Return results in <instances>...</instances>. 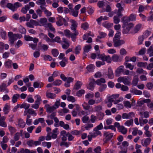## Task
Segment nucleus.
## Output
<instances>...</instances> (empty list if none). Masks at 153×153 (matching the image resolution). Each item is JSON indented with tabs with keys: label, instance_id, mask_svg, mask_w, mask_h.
I'll return each mask as SVG.
<instances>
[{
	"label": "nucleus",
	"instance_id": "35",
	"mask_svg": "<svg viewBox=\"0 0 153 153\" xmlns=\"http://www.w3.org/2000/svg\"><path fill=\"white\" fill-rule=\"evenodd\" d=\"M97 117L94 115L91 114L90 116V120L91 123H94L97 121Z\"/></svg>",
	"mask_w": 153,
	"mask_h": 153
},
{
	"label": "nucleus",
	"instance_id": "13",
	"mask_svg": "<svg viewBox=\"0 0 153 153\" xmlns=\"http://www.w3.org/2000/svg\"><path fill=\"white\" fill-rule=\"evenodd\" d=\"M27 114L32 115L34 116H36L37 114L35 111L32 108H29L27 110H25L24 112V115L26 116Z\"/></svg>",
	"mask_w": 153,
	"mask_h": 153
},
{
	"label": "nucleus",
	"instance_id": "27",
	"mask_svg": "<svg viewBox=\"0 0 153 153\" xmlns=\"http://www.w3.org/2000/svg\"><path fill=\"white\" fill-rule=\"evenodd\" d=\"M10 108V105L6 104L5 105L3 109V111L4 114H7L9 112Z\"/></svg>",
	"mask_w": 153,
	"mask_h": 153
},
{
	"label": "nucleus",
	"instance_id": "44",
	"mask_svg": "<svg viewBox=\"0 0 153 153\" xmlns=\"http://www.w3.org/2000/svg\"><path fill=\"white\" fill-rule=\"evenodd\" d=\"M47 19L46 18H41L40 21L41 25H39L40 26H43L44 27L47 24Z\"/></svg>",
	"mask_w": 153,
	"mask_h": 153
},
{
	"label": "nucleus",
	"instance_id": "22",
	"mask_svg": "<svg viewBox=\"0 0 153 153\" xmlns=\"http://www.w3.org/2000/svg\"><path fill=\"white\" fill-rule=\"evenodd\" d=\"M60 135L62 136V140L63 141H65L67 139V134L65 130L61 131L60 133Z\"/></svg>",
	"mask_w": 153,
	"mask_h": 153
},
{
	"label": "nucleus",
	"instance_id": "1",
	"mask_svg": "<svg viewBox=\"0 0 153 153\" xmlns=\"http://www.w3.org/2000/svg\"><path fill=\"white\" fill-rule=\"evenodd\" d=\"M124 17L123 18V24L122 27L123 29L122 33L123 34H126L129 33L131 28L134 26V24L132 23L128 22L127 21L124 20Z\"/></svg>",
	"mask_w": 153,
	"mask_h": 153
},
{
	"label": "nucleus",
	"instance_id": "9",
	"mask_svg": "<svg viewBox=\"0 0 153 153\" xmlns=\"http://www.w3.org/2000/svg\"><path fill=\"white\" fill-rule=\"evenodd\" d=\"M8 36L9 40L11 44H13L16 40L14 34L12 32H9L8 33Z\"/></svg>",
	"mask_w": 153,
	"mask_h": 153
},
{
	"label": "nucleus",
	"instance_id": "45",
	"mask_svg": "<svg viewBox=\"0 0 153 153\" xmlns=\"http://www.w3.org/2000/svg\"><path fill=\"white\" fill-rule=\"evenodd\" d=\"M64 35L68 37H70L71 35L73 33H71L68 30H65L64 31Z\"/></svg>",
	"mask_w": 153,
	"mask_h": 153
},
{
	"label": "nucleus",
	"instance_id": "12",
	"mask_svg": "<svg viewBox=\"0 0 153 153\" xmlns=\"http://www.w3.org/2000/svg\"><path fill=\"white\" fill-rule=\"evenodd\" d=\"M114 45L115 47H117L125 43V41L122 40L113 39Z\"/></svg>",
	"mask_w": 153,
	"mask_h": 153
},
{
	"label": "nucleus",
	"instance_id": "47",
	"mask_svg": "<svg viewBox=\"0 0 153 153\" xmlns=\"http://www.w3.org/2000/svg\"><path fill=\"white\" fill-rule=\"evenodd\" d=\"M53 3L52 6L54 8H56L59 7L58 3L59 2V0H52Z\"/></svg>",
	"mask_w": 153,
	"mask_h": 153
},
{
	"label": "nucleus",
	"instance_id": "29",
	"mask_svg": "<svg viewBox=\"0 0 153 153\" xmlns=\"http://www.w3.org/2000/svg\"><path fill=\"white\" fill-rule=\"evenodd\" d=\"M39 36L40 38L45 39L47 42H49L51 41V39L46 35L42 33H40L39 34Z\"/></svg>",
	"mask_w": 153,
	"mask_h": 153
},
{
	"label": "nucleus",
	"instance_id": "6",
	"mask_svg": "<svg viewBox=\"0 0 153 153\" xmlns=\"http://www.w3.org/2000/svg\"><path fill=\"white\" fill-rule=\"evenodd\" d=\"M97 57L99 59H100L103 61H106L108 63H110L111 62V59L110 56H106L104 54H97Z\"/></svg>",
	"mask_w": 153,
	"mask_h": 153
},
{
	"label": "nucleus",
	"instance_id": "57",
	"mask_svg": "<svg viewBox=\"0 0 153 153\" xmlns=\"http://www.w3.org/2000/svg\"><path fill=\"white\" fill-rule=\"evenodd\" d=\"M42 145L43 146H47L48 149L50 148L51 146V143L49 142H44L42 143Z\"/></svg>",
	"mask_w": 153,
	"mask_h": 153
},
{
	"label": "nucleus",
	"instance_id": "24",
	"mask_svg": "<svg viewBox=\"0 0 153 153\" xmlns=\"http://www.w3.org/2000/svg\"><path fill=\"white\" fill-rule=\"evenodd\" d=\"M7 86L4 83H2L0 86V92L5 91L6 93H7L9 92V90L6 88Z\"/></svg>",
	"mask_w": 153,
	"mask_h": 153
},
{
	"label": "nucleus",
	"instance_id": "40",
	"mask_svg": "<svg viewBox=\"0 0 153 153\" xmlns=\"http://www.w3.org/2000/svg\"><path fill=\"white\" fill-rule=\"evenodd\" d=\"M35 98L36 99L35 102L40 105L42 100L41 97L39 95H36L35 96Z\"/></svg>",
	"mask_w": 153,
	"mask_h": 153
},
{
	"label": "nucleus",
	"instance_id": "58",
	"mask_svg": "<svg viewBox=\"0 0 153 153\" xmlns=\"http://www.w3.org/2000/svg\"><path fill=\"white\" fill-rule=\"evenodd\" d=\"M113 25V24L110 23H108L105 22L103 24V25L105 27L107 28H109L111 27Z\"/></svg>",
	"mask_w": 153,
	"mask_h": 153
},
{
	"label": "nucleus",
	"instance_id": "53",
	"mask_svg": "<svg viewBox=\"0 0 153 153\" xmlns=\"http://www.w3.org/2000/svg\"><path fill=\"white\" fill-rule=\"evenodd\" d=\"M86 9L88 14L90 15L92 14L94 12V8L91 6L88 7Z\"/></svg>",
	"mask_w": 153,
	"mask_h": 153
},
{
	"label": "nucleus",
	"instance_id": "33",
	"mask_svg": "<svg viewBox=\"0 0 153 153\" xmlns=\"http://www.w3.org/2000/svg\"><path fill=\"white\" fill-rule=\"evenodd\" d=\"M94 80L93 79L90 82L89 84L87 87L90 90L93 91L94 87Z\"/></svg>",
	"mask_w": 153,
	"mask_h": 153
},
{
	"label": "nucleus",
	"instance_id": "4",
	"mask_svg": "<svg viewBox=\"0 0 153 153\" xmlns=\"http://www.w3.org/2000/svg\"><path fill=\"white\" fill-rule=\"evenodd\" d=\"M22 6V4L19 2H16L13 4L11 3H8L6 6L13 12L16 11L17 9Z\"/></svg>",
	"mask_w": 153,
	"mask_h": 153
},
{
	"label": "nucleus",
	"instance_id": "62",
	"mask_svg": "<svg viewBox=\"0 0 153 153\" xmlns=\"http://www.w3.org/2000/svg\"><path fill=\"white\" fill-rule=\"evenodd\" d=\"M94 94L93 93L91 94L90 93H88L85 96V98L87 99H92L94 97Z\"/></svg>",
	"mask_w": 153,
	"mask_h": 153
},
{
	"label": "nucleus",
	"instance_id": "60",
	"mask_svg": "<svg viewBox=\"0 0 153 153\" xmlns=\"http://www.w3.org/2000/svg\"><path fill=\"white\" fill-rule=\"evenodd\" d=\"M123 104L124 106L126 108H130L131 105L130 102L128 101H125L123 102Z\"/></svg>",
	"mask_w": 153,
	"mask_h": 153
},
{
	"label": "nucleus",
	"instance_id": "19",
	"mask_svg": "<svg viewBox=\"0 0 153 153\" xmlns=\"http://www.w3.org/2000/svg\"><path fill=\"white\" fill-rule=\"evenodd\" d=\"M151 140L150 138H147L145 139H142L141 140V144L142 146H147L150 143Z\"/></svg>",
	"mask_w": 153,
	"mask_h": 153
},
{
	"label": "nucleus",
	"instance_id": "64",
	"mask_svg": "<svg viewBox=\"0 0 153 153\" xmlns=\"http://www.w3.org/2000/svg\"><path fill=\"white\" fill-rule=\"evenodd\" d=\"M104 116V114L103 113L101 112H100L97 114V118H98L99 120H101L103 119Z\"/></svg>",
	"mask_w": 153,
	"mask_h": 153
},
{
	"label": "nucleus",
	"instance_id": "32",
	"mask_svg": "<svg viewBox=\"0 0 153 153\" xmlns=\"http://www.w3.org/2000/svg\"><path fill=\"white\" fill-rule=\"evenodd\" d=\"M82 84V83L81 81H77L74 86V88L76 90H78L80 88Z\"/></svg>",
	"mask_w": 153,
	"mask_h": 153
},
{
	"label": "nucleus",
	"instance_id": "63",
	"mask_svg": "<svg viewBox=\"0 0 153 153\" xmlns=\"http://www.w3.org/2000/svg\"><path fill=\"white\" fill-rule=\"evenodd\" d=\"M85 93V91L83 89L80 90L78 91L76 94V95L78 97H80L84 94Z\"/></svg>",
	"mask_w": 153,
	"mask_h": 153
},
{
	"label": "nucleus",
	"instance_id": "38",
	"mask_svg": "<svg viewBox=\"0 0 153 153\" xmlns=\"http://www.w3.org/2000/svg\"><path fill=\"white\" fill-rule=\"evenodd\" d=\"M30 106V105L29 104L24 103L20 105V108H24L25 109V110H27Z\"/></svg>",
	"mask_w": 153,
	"mask_h": 153
},
{
	"label": "nucleus",
	"instance_id": "61",
	"mask_svg": "<svg viewBox=\"0 0 153 153\" xmlns=\"http://www.w3.org/2000/svg\"><path fill=\"white\" fill-rule=\"evenodd\" d=\"M119 16H114L113 17L114 22L115 24H118L120 22V19L119 17Z\"/></svg>",
	"mask_w": 153,
	"mask_h": 153
},
{
	"label": "nucleus",
	"instance_id": "43",
	"mask_svg": "<svg viewBox=\"0 0 153 153\" xmlns=\"http://www.w3.org/2000/svg\"><path fill=\"white\" fill-rule=\"evenodd\" d=\"M20 95L19 94H17L13 95L12 98V101L13 103L16 102L17 101V99L19 97Z\"/></svg>",
	"mask_w": 153,
	"mask_h": 153
},
{
	"label": "nucleus",
	"instance_id": "7",
	"mask_svg": "<svg viewBox=\"0 0 153 153\" xmlns=\"http://www.w3.org/2000/svg\"><path fill=\"white\" fill-rule=\"evenodd\" d=\"M117 81L119 82H123L126 85H129L130 82L129 77L128 76H120L118 78Z\"/></svg>",
	"mask_w": 153,
	"mask_h": 153
},
{
	"label": "nucleus",
	"instance_id": "10",
	"mask_svg": "<svg viewBox=\"0 0 153 153\" xmlns=\"http://www.w3.org/2000/svg\"><path fill=\"white\" fill-rule=\"evenodd\" d=\"M45 107L46 109V111L48 113H51L54 111L56 109L54 106H51L48 104H46Z\"/></svg>",
	"mask_w": 153,
	"mask_h": 153
},
{
	"label": "nucleus",
	"instance_id": "50",
	"mask_svg": "<svg viewBox=\"0 0 153 153\" xmlns=\"http://www.w3.org/2000/svg\"><path fill=\"white\" fill-rule=\"evenodd\" d=\"M147 53L150 56H153V47L152 45H151L148 50Z\"/></svg>",
	"mask_w": 153,
	"mask_h": 153
},
{
	"label": "nucleus",
	"instance_id": "37",
	"mask_svg": "<svg viewBox=\"0 0 153 153\" xmlns=\"http://www.w3.org/2000/svg\"><path fill=\"white\" fill-rule=\"evenodd\" d=\"M108 77L110 79H112L114 77L113 71L111 68H108Z\"/></svg>",
	"mask_w": 153,
	"mask_h": 153
},
{
	"label": "nucleus",
	"instance_id": "30",
	"mask_svg": "<svg viewBox=\"0 0 153 153\" xmlns=\"http://www.w3.org/2000/svg\"><path fill=\"white\" fill-rule=\"evenodd\" d=\"M12 61L10 59H8L4 63L5 67L8 68H11Z\"/></svg>",
	"mask_w": 153,
	"mask_h": 153
},
{
	"label": "nucleus",
	"instance_id": "56",
	"mask_svg": "<svg viewBox=\"0 0 153 153\" xmlns=\"http://www.w3.org/2000/svg\"><path fill=\"white\" fill-rule=\"evenodd\" d=\"M70 12L71 15L73 16L76 17L78 15V11L77 10H74V9H71V10Z\"/></svg>",
	"mask_w": 153,
	"mask_h": 153
},
{
	"label": "nucleus",
	"instance_id": "18",
	"mask_svg": "<svg viewBox=\"0 0 153 153\" xmlns=\"http://www.w3.org/2000/svg\"><path fill=\"white\" fill-rule=\"evenodd\" d=\"M102 109V107L101 105H95L94 107V110L92 108L89 110V113L90 112L92 113L93 112H99Z\"/></svg>",
	"mask_w": 153,
	"mask_h": 153
},
{
	"label": "nucleus",
	"instance_id": "59",
	"mask_svg": "<svg viewBox=\"0 0 153 153\" xmlns=\"http://www.w3.org/2000/svg\"><path fill=\"white\" fill-rule=\"evenodd\" d=\"M89 120V117L87 116H84L82 118V120L83 123H88Z\"/></svg>",
	"mask_w": 153,
	"mask_h": 153
},
{
	"label": "nucleus",
	"instance_id": "23",
	"mask_svg": "<svg viewBox=\"0 0 153 153\" xmlns=\"http://www.w3.org/2000/svg\"><path fill=\"white\" fill-rule=\"evenodd\" d=\"M104 136L105 137L106 140H108L112 137L113 136V134L105 132H104Z\"/></svg>",
	"mask_w": 153,
	"mask_h": 153
},
{
	"label": "nucleus",
	"instance_id": "20",
	"mask_svg": "<svg viewBox=\"0 0 153 153\" xmlns=\"http://www.w3.org/2000/svg\"><path fill=\"white\" fill-rule=\"evenodd\" d=\"M116 7H117L118 11L117 12V15L119 16H122V14L121 13V11L123 10L124 9L123 7H122L121 4L120 3H118L116 4Z\"/></svg>",
	"mask_w": 153,
	"mask_h": 153
},
{
	"label": "nucleus",
	"instance_id": "55",
	"mask_svg": "<svg viewBox=\"0 0 153 153\" xmlns=\"http://www.w3.org/2000/svg\"><path fill=\"white\" fill-rule=\"evenodd\" d=\"M105 82V79L104 78H102L97 80L96 82L98 85H100L102 83H104Z\"/></svg>",
	"mask_w": 153,
	"mask_h": 153
},
{
	"label": "nucleus",
	"instance_id": "51",
	"mask_svg": "<svg viewBox=\"0 0 153 153\" xmlns=\"http://www.w3.org/2000/svg\"><path fill=\"white\" fill-rule=\"evenodd\" d=\"M81 47L80 45H78L75 48V53L76 54H78L81 50Z\"/></svg>",
	"mask_w": 153,
	"mask_h": 153
},
{
	"label": "nucleus",
	"instance_id": "2",
	"mask_svg": "<svg viewBox=\"0 0 153 153\" xmlns=\"http://www.w3.org/2000/svg\"><path fill=\"white\" fill-rule=\"evenodd\" d=\"M102 100V98L100 99H98L97 101L93 99H90L88 101V103L84 102L82 104V106L83 108L85 110H90L91 108H92V107H91L90 105H93L95 104H98Z\"/></svg>",
	"mask_w": 153,
	"mask_h": 153
},
{
	"label": "nucleus",
	"instance_id": "54",
	"mask_svg": "<svg viewBox=\"0 0 153 153\" xmlns=\"http://www.w3.org/2000/svg\"><path fill=\"white\" fill-rule=\"evenodd\" d=\"M136 15L134 14H131L129 16V20L131 21H135L136 20Z\"/></svg>",
	"mask_w": 153,
	"mask_h": 153
},
{
	"label": "nucleus",
	"instance_id": "16",
	"mask_svg": "<svg viewBox=\"0 0 153 153\" xmlns=\"http://www.w3.org/2000/svg\"><path fill=\"white\" fill-rule=\"evenodd\" d=\"M134 116V114L133 112H131L127 114L124 113L122 114V117L123 119H128L131 118Z\"/></svg>",
	"mask_w": 153,
	"mask_h": 153
},
{
	"label": "nucleus",
	"instance_id": "5",
	"mask_svg": "<svg viewBox=\"0 0 153 153\" xmlns=\"http://www.w3.org/2000/svg\"><path fill=\"white\" fill-rule=\"evenodd\" d=\"M98 135H101V132L99 131L94 128L93 132H90L88 135V138L89 141H91L92 138H95Z\"/></svg>",
	"mask_w": 153,
	"mask_h": 153
},
{
	"label": "nucleus",
	"instance_id": "28",
	"mask_svg": "<svg viewBox=\"0 0 153 153\" xmlns=\"http://www.w3.org/2000/svg\"><path fill=\"white\" fill-rule=\"evenodd\" d=\"M124 68L123 66H121L118 68L115 71L116 75L119 76L120 74L123 72L124 71Z\"/></svg>",
	"mask_w": 153,
	"mask_h": 153
},
{
	"label": "nucleus",
	"instance_id": "36",
	"mask_svg": "<svg viewBox=\"0 0 153 153\" xmlns=\"http://www.w3.org/2000/svg\"><path fill=\"white\" fill-rule=\"evenodd\" d=\"M46 96L47 97L51 99H54L56 97L55 94L48 92L46 93Z\"/></svg>",
	"mask_w": 153,
	"mask_h": 153
},
{
	"label": "nucleus",
	"instance_id": "49",
	"mask_svg": "<svg viewBox=\"0 0 153 153\" xmlns=\"http://www.w3.org/2000/svg\"><path fill=\"white\" fill-rule=\"evenodd\" d=\"M60 59H63L64 61L67 62L68 59L67 58L65 57V54L63 53H61L60 54L58 57Z\"/></svg>",
	"mask_w": 153,
	"mask_h": 153
},
{
	"label": "nucleus",
	"instance_id": "3",
	"mask_svg": "<svg viewBox=\"0 0 153 153\" xmlns=\"http://www.w3.org/2000/svg\"><path fill=\"white\" fill-rule=\"evenodd\" d=\"M119 96V94H112L111 96L107 97L109 102H114L115 104H117L120 102L122 101L123 98L122 97H120L119 99L116 100Z\"/></svg>",
	"mask_w": 153,
	"mask_h": 153
},
{
	"label": "nucleus",
	"instance_id": "34",
	"mask_svg": "<svg viewBox=\"0 0 153 153\" xmlns=\"http://www.w3.org/2000/svg\"><path fill=\"white\" fill-rule=\"evenodd\" d=\"M118 130L119 132L124 134H126L127 131V129L125 128L124 126H121L119 128Z\"/></svg>",
	"mask_w": 153,
	"mask_h": 153
},
{
	"label": "nucleus",
	"instance_id": "31",
	"mask_svg": "<svg viewBox=\"0 0 153 153\" xmlns=\"http://www.w3.org/2000/svg\"><path fill=\"white\" fill-rule=\"evenodd\" d=\"M139 114H140V117L143 118L144 117V118H147L149 117V113L148 111H140L139 112Z\"/></svg>",
	"mask_w": 153,
	"mask_h": 153
},
{
	"label": "nucleus",
	"instance_id": "11",
	"mask_svg": "<svg viewBox=\"0 0 153 153\" xmlns=\"http://www.w3.org/2000/svg\"><path fill=\"white\" fill-rule=\"evenodd\" d=\"M142 26V24L140 23L137 24L131 31V33L133 34H135L138 33L140 31Z\"/></svg>",
	"mask_w": 153,
	"mask_h": 153
},
{
	"label": "nucleus",
	"instance_id": "17",
	"mask_svg": "<svg viewBox=\"0 0 153 153\" xmlns=\"http://www.w3.org/2000/svg\"><path fill=\"white\" fill-rule=\"evenodd\" d=\"M70 21L71 23V30L74 31H76V29L77 27V23L75 20L73 19H71Z\"/></svg>",
	"mask_w": 153,
	"mask_h": 153
},
{
	"label": "nucleus",
	"instance_id": "8",
	"mask_svg": "<svg viewBox=\"0 0 153 153\" xmlns=\"http://www.w3.org/2000/svg\"><path fill=\"white\" fill-rule=\"evenodd\" d=\"M26 24L28 27L31 28H34V25L38 26L39 25L38 22L33 19L30 20V22L26 23Z\"/></svg>",
	"mask_w": 153,
	"mask_h": 153
},
{
	"label": "nucleus",
	"instance_id": "25",
	"mask_svg": "<svg viewBox=\"0 0 153 153\" xmlns=\"http://www.w3.org/2000/svg\"><path fill=\"white\" fill-rule=\"evenodd\" d=\"M92 48L91 45H86L83 48V54L85 55V53L89 52Z\"/></svg>",
	"mask_w": 153,
	"mask_h": 153
},
{
	"label": "nucleus",
	"instance_id": "46",
	"mask_svg": "<svg viewBox=\"0 0 153 153\" xmlns=\"http://www.w3.org/2000/svg\"><path fill=\"white\" fill-rule=\"evenodd\" d=\"M78 32L77 31H75L70 36L72 39V40L74 42L76 40V36L78 35Z\"/></svg>",
	"mask_w": 153,
	"mask_h": 153
},
{
	"label": "nucleus",
	"instance_id": "26",
	"mask_svg": "<svg viewBox=\"0 0 153 153\" xmlns=\"http://www.w3.org/2000/svg\"><path fill=\"white\" fill-rule=\"evenodd\" d=\"M5 118L6 117L4 116H2L0 118V126L4 128L7 126L6 123L4 121Z\"/></svg>",
	"mask_w": 153,
	"mask_h": 153
},
{
	"label": "nucleus",
	"instance_id": "48",
	"mask_svg": "<svg viewBox=\"0 0 153 153\" xmlns=\"http://www.w3.org/2000/svg\"><path fill=\"white\" fill-rule=\"evenodd\" d=\"M125 65L126 68H129L130 70H132L134 68V66L130 63L126 62L125 63Z\"/></svg>",
	"mask_w": 153,
	"mask_h": 153
},
{
	"label": "nucleus",
	"instance_id": "42",
	"mask_svg": "<svg viewBox=\"0 0 153 153\" xmlns=\"http://www.w3.org/2000/svg\"><path fill=\"white\" fill-rule=\"evenodd\" d=\"M44 27L45 28H48L51 31H54L55 30V29L53 27L51 23H47Z\"/></svg>",
	"mask_w": 153,
	"mask_h": 153
},
{
	"label": "nucleus",
	"instance_id": "39",
	"mask_svg": "<svg viewBox=\"0 0 153 153\" xmlns=\"http://www.w3.org/2000/svg\"><path fill=\"white\" fill-rule=\"evenodd\" d=\"M94 65L91 64L88 65L87 67L86 68L88 71L89 72H92L94 71Z\"/></svg>",
	"mask_w": 153,
	"mask_h": 153
},
{
	"label": "nucleus",
	"instance_id": "21",
	"mask_svg": "<svg viewBox=\"0 0 153 153\" xmlns=\"http://www.w3.org/2000/svg\"><path fill=\"white\" fill-rule=\"evenodd\" d=\"M112 59L114 62H120L122 60V58L117 54H114L112 57Z\"/></svg>",
	"mask_w": 153,
	"mask_h": 153
},
{
	"label": "nucleus",
	"instance_id": "14",
	"mask_svg": "<svg viewBox=\"0 0 153 153\" xmlns=\"http://www.w3.org/2000/svg\"><path fill=\"white\" fill-rule=\"evenodd\" d=\"M17 123L16 125L21 128L25 127L26 125L24 121L21 118L19 119L18 120Z\"/></svg>",
	"mask_w": 153,
	"mask_h": 153
},
{
	"label": "nucleus",
	"instance_id": "15",
	"mask_svg": "<svg viewBox=\"0 0 153 153\" xmlns=\"http://www.w3.org/2000/svg\"><path fill=\"white\" fill-rule=\"evenodd\" d=\"M56 24L57 25L60 26L64 24L63 22V18L61 16H59L56 18Z\"/></svg>",
	"mask_w": 153,
	"mask_h": 153
},
{
	"label": "nucleus",
	"instance_id": "41",
	"mask_svg": "<svg viewBox=\"0 0 153 153\" xmlns=\"http://www.w3.org/2000/svg\"><path fill=\"white\" fill-rule=\"evenodd\" d=\"M0 34L1 38L4 39H5L7 37L6 36V33L5 31L3 30H1L0 31Z\"/></svg>",
	"mask_w": 153,
	"mask_h": 153
},
{
	"label": "nucleus",
	"instance_id": "52",
	"mask_svg": "<svg viewBox=\"0 0 153 153\" xmlns=\"http://www.w3.org/2000/svg\"><path fill=\"white\" fill-rule=\"evenodd\" d=\"M62 83V81L61 80L56 79L52 83V84L53 85L59 86Z\"/></svg>",
	"mask_w": 153,
	"mask_h": 153
}]
</instances>
